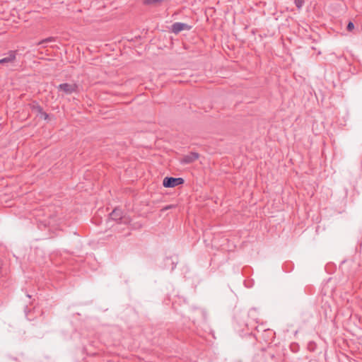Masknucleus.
I'll list each match as a JSON object with an SVG mask.
<instances>
[{
	"label": "nucleus",
	"mask_w": 362,
	"mask_h": 362,
	"mask_svg": "<svg viewBox=\"0 0 362 362\" xmlns=\"http://www.w3.org/2000/svg\"><path fill=\"white\" fill-rule=\"evenodd\" d=\"M182 46L184 48H185V49L187 48L186 46H185L183 43H182Z\"/></svg>",
	"instance_id": "15"
},
{
	"label": "nucleus",
	"mask_w": 362,
	"mask_h": 362,
	"mask_svg": "<svg viewBox=\"0 0 362 362\" xmlns=\"http://www.w3.org/2000/svg\"><path fill=\"white\" fill-rule=\"evenodd\" d=\"M110 218L112 220L118 221V220H123V222L124 223H128L130 222V218L129 217H126L123 216V212L118 209H115L111 214H110Z\"/></svg>",
	"instance_id": "3"
},
{
	"label": "nucleus",
	"mask_w": 362,
	"mask_h": 362,
	"mask_svg": "<svg viewBox=\"0 0 362 362\" xmlns=\"http://www.w3.org/2000/svg\"><path fill=\"white\" fill-rule=\"evenodd\" d=\"M255 314V310H251L248 313V317H250V316H253Z\"/></svg>",
	"instance_id": "14"
},
{
	"label": "nucleus",
	"mask_w": 362,
	"mask_h": 362,
	"mask_svg": "<svg viewBox=\"0 0 362 362\" xmlns=\"http://www.w3.org/2000/svg\"><path fill=\"white\" fill-rule=\"evenodd\" d=\"M354 29V24L351 22V21H349L347 24V26H346V30L349 32L352 31Z\"/></svg>",
	"instance_id": "10"
},
{
	"label": "nucleus",
	"mask_w": 362,
	"mask_h": 362,
	"mask_svg": "<svg viewBox=\"0 0 362 362\" xmlns=\"http://www.w3.org/2000/svg\"><path fill=\"white\" fill-rule=\"evenodd\" d=\"M256 323L257 322L255 321V320L252 318V320L245 322V325L249 330L252 329L253 327H255L257 332H261V334L258 337H255L256 339H262L265 342L272 341L274 338L275 332L272 329L269 328H264L255 326Z\"/></svg>",
	"instance_id": "1"
},
{
	"label": "nucleus",
	"mask_w": 362,
	"mask_h": 362,
	"mask_svg": "<svg viewBox=\"0 0 362 362\" xmlns=\"http://www.w3.org/2000/svg\"><path fill=\"white\" fill-rule=\"evenodd\" d=\"M32 111L37 117H39L40 118L43 119L45 120L47 119L49 117V115L42 110V108L40 106H39L37 105H34L32 106Z\"/></svg>",
	"instance_id": "5"
},
{
	"label": "nucleus",
	"mask_w": 362,
	"mask_h": 362,
	"mask_svg": "<svg viewBox=\"0 0 362 362\" xmlns=\"http://www.w3.org/2000/svg\"><path fill=\"white\" fill-rule=\"evenodd\" d=\"M303 0H295V4L298 8H300L303 5Z\"/></svg>",
	"instance_id": "11"
},
{
	"label": "nucleus",
	"mask_w": 362,
	"mask_h": 362,
	"mask_svg": "<svg viewBox=\"0 0 362 362\" xmlns=\"http://www.w3.org/2000/svg\"><path fill=\"white\" fill-rule=\"evenodd\" d=\"M15 59H16L15 54H11L9 55V57L0 59V64H6L8 63L13 62Z\"/></svg>",
	"instance_id": "7"
},
{
	"label": "nucleus",
	"mask_w": 362,
	"mask_h": 362,
	"mask_svg": "<svg viewBox=\"0 0 362 362\" xmlns=\"http://www.w3.org/2000/svg\"><path fill=\"white\" fill-rule=\"evenodd\" d=\"M53 41V38L52 37H48L45 40H43L42 41L40 42H39V45L40 44H42V43H44V42H52Z\"/></svg>",
	"instance_id": "12"
},
{
	"label": "nucleus",
	"mask_w": 362,
	"mask_h": 362,
	"mask_svg": "<svg viewBox=\"0 0 362 362\" xmlns=\"http://www.w3.org/2000/svg\"><path fill=\"white\" fill-rule=\"evenodd\" d=\"M199 158V155L197 152H190L187 155L182 156V163H191L197 160Z\"/></svg>",
	"instance_id": "6"
},
{
	"label": "nucleus",
	"mask_w": 362,
	"mask_h": 362,
	"mask_svg": "<svg viewBox=\"0 0 362 362\" xmlns=\"http://www.w3.org/2000/svg\"><path fill=\"white\" fill-rule=\"evenodd\" d=\"M163 185L165 187H175L181 185V178L165 177Z\"/></svg>",
	"instance_id": "4"
},
{
	"label": "nucleus",
	"mask_w": 362,
	"mask_h": 362,
	"mask_svg": "<svg viewBox=\"0 0 362 362\" xmlns=\"http://www.w3.org/2000/svg\"><path fill=\"white\" fill-rule=\"evenodd\" d=\"M77 86L75 83H62L57 88L64 94H71L77 90Z\"/></svg>",
	"instance_id": "2"
},
{
	"label": "nucleus",
	"mask_w": 362,
	"mask_h": 362,
	"mask_svg": "<svg viewBox=\"0 0 362 362\" xmlns=\"http://www.w3.org/2000/svg\"><path fill=\"white\" fill-rule=\"evenodd\" d=\"M173 30L175 33H180V31H181V24L179 23L174 24L173 26Z\"/></svg>",
	"instance_id": "9"
},
{
	"label": "nucleus",
	"mask_w": 362,
	"mask_h": 362,
	"mask_svg": "<svg viewBox=\"0 0 362 362\" xmlns=\"http://www.w3.org/2000/svg\"><path fill=\"white\" fill-rule=\"evenodd\" d=\"M190 26L187 25V24L185 23H182V30H189L190 29Z\"/></svg>",
	"instance_id": "13"
},
{
	"label": "nucleus",
	"mask_w": 362,
	"mask_h": 362,
	"mask_svg": "<svg viewBox=\"0 0 362 362\" xmlns=\"http://www.w3.org/2000/svg\"><path fill=\"white\" fill-rule=\"evenodd\" d=\"M164 0H144V3L146 5H157Z\"/></svg>",
	"instance_id": "8"
}]
</instances>
